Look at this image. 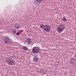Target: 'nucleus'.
<instances>
[{
  "instance_id": "1",
  "label": "nucleus",
  "mask_w": 76,
  "mask_h": 76,
  "mask_svg": "<svg viewBox=\"0 0 76 76\" xmlns=\"http://www.w3.org/2000/svg\"><path fill=\"white\" fill-rule=\"evenodd\" d=\"M12 58H13V56H10L8 57V58L7 59V62L9 64H10V65H14L15 64V61L14 59H12Z\"/></svg>"
},
{
  "instance_id": "2",
  "label": "nucleus",
  "mask_w": 76,
  "mask_h": 76,
  "mask_svg": "<svg viewBox=\"0 0 76 76\" xmlns=\"http://www.w3.org/2000/svg\"><path fill=\"white\" fill-rule=\"evenodd\" d=\"M64 28L65 27L64 24L63 23H60L57 26V30L58 33H61L62 31H64Z\"/></svg>"
},
{
  "instance_id": "3",
  "label": "nucleus",
  "mask_w": 76,
  "mask_h": 76,
  "mask_svg": "<svg viewBox=\"0 0 76 76\" xmlns=\"http://www.w3.org/2000/svg\"><path fill=\"white\" fill-rule=\"evenodd\" d=\"M4 41L5 44H11L10 39L7 36H5L4 38Z\"/></svg>"
},
{
  "instance_id": "4",
  "label": "nucleus",
  "mask_w": 76,
  "mask_h": 76,
  "mask_svg": "<svg viewBox=\"0 0 76 76\" xmlns=\"http://www.w3.org/2000/svg\"><path fill=\"white\" fill-rule=\"evenodd\" d=\"M32 51L34 54H38L39 52V49L37 47H34L33 48Z\"/></svg>"
},
{
  "instance_id": "5",
  "label": "nucleus",
  "mask_w": 76,
  "mask_h": 76,
  "mask_svg": "<svg viewBox=\"0 0 76 76\" xmlns=\"http://www.w3.org/2000/svg\"><path fill=\"white\" fill-rule=\"evenodd\" d=\"M45 28L44 29V31L46 32H48L50 30V28L49 25H46L44 26Z\"/></svg>"
},
{
  "instance_id": "6",
  "label": "nucleus",
  "mask_w": 76,
  "mask_h": 76,
  "mask_svg": "<svg viewBox=\"0 0 76 76\" xmlns=\"http://www.w3.org/2000/svg\"><path fill=\"white\" fill-rule=\"evenodd\" d=\"M33 60L34 62L37 63L38 62V60H39V58H38V56L36 55H34V57L33 59Z\"/></svg>"
},
{
  "instance_id": "7",
  "label": "nucleus",
  "mask_w": 76,
  "mask_h": 76,
  "mask_svg": "<svg viewBox=\"0 0 76 76\" xmlns=\"http://www.w3.org/2000/svg\"><path fill=\"white\" fill-rule=\"evenodd\" d=\"M14 26L15 29H19V28H20V24L18 23H15Z\"/></svg>"
},
{
  "instance_id": "8",
  "label": "nucleus",
  "mask_w": 76,
  "mask_h": 76,
  "mask_svg": "<svg viewBox=\"0 0 76 76\" xmlns=\"http://www.w3.org/2000/svg\"><path fill=\"white\" fill-rule=\"evenodd\" d=\"M76 61V58L74 59L73 58H72L71 59V62L73 63H75V62Z\"/></svg>"
},
{
  "instance_id": "9",
  "label": "nucleus",
  "mask_w": 76,
  "mask_h": 76,
  "mask_svg": "<svg viewBox=\"0 0 76 76\" xmlns=\"http://www.w3.org/2000/svg\"><path fill=\"white\" fill-rule=\"evenodd\" d=\"M31 40L30 39H27L26 40V42L27 43V44H30L31 43Z\"/></svg>"
},
{
  "instance_id": "10",
  "label": "nucleus",
  "mask_w": 76,
  "mask_h": 76,
  "mask_svg": "<svg viewBox=\"0 0 76 76\" xmlns=\"http://www.w3.org/2000/svg\"><path fill=\"white\" fill-rule=\"evenodd\" d=\"M23 50H24V51H27L28 50V48L27 46H25L23 47Z\"/></svg>"
},
{
  "instance_id": "11",
  "label": "nucleus",
  "mask_w": 76,
  "mask_h": 76,
  "mask_svg": "<svg viewBox=\"0 0 76 76\" xmlns=\"http://www.w3.org/2000/svg\"><path fill=\"white\" fill-rule=\"evenodd\" d=\"M36 1L37 3H41L42 2V0H36Z\"/></svg>"
},
{
  "instance_id": "12",
  "label": "nucleus",
  "mask_w": 76,
  "mask_h": 76,
  "mask_svg": "<svg viewBox=\"0 0 76 76\" xmlns=\"http://www.w3.org/2000/svg\"><path fill=\"white\" fill-rule=\"evenodd\" d=\"M66 20L67 19L65 18V16H64L62 19V21H63V22H66Z\"/></svg>"
},
{
  "instance_id": "13",
  "label": "nucleus",
  "mask_w": 76,
  "mask_h": 76,
  "mask_svg": "<svg viewBox=\"0 0 76 76\" xmlns=\"http://www.w3.org/2000/svg\"><path fill=\"white\" fill-rule=\"evenodd\" d=\"M44 25H43V24H42L41 26H40V28L42 29H43L44 28H45L44 27Z\"/></svg>"
},
{
  "instance_id": "14",
  "label": "nucleus",
  "mask_w": 76,
  "mask_h": 76,
  "mask_svg": "<svg viewBox=\"0 0 76 76\" xmlns=\"http://www.w3.org/2000/svg\"><path fill=\"white\" fill-rule=\"evenodd\" d=\"M12 31L13 33H16V30L15 29H14L13 30H12Z\"/></svg>"
},
{
  "instance_id": "15",
  "label": "nucleus",
  "mask_w": 76,
  "mask_h": 76,
  "mask_svg": "<svg viewBox=\"0 0 76 76\" xmlns=\"http://www.w3.org/2000/svg\"><path fill=\"white\" fill-rule=\"evenodd\" d=\"M16 35H20V32H18L16 34Z\"/></svg>"
},
{
  "instance_id": "16",
  "label": "nucleus",
  "mask_w": 76,
  "mask_h": 76,
  "mask_svg": "<svg viewBox=\"0 0 76 76\" xmlns=\"http://www.w3.org/2000/svg\"><path fill=\"white\" fill-rule=\"evenodd\" d=\"M42 73H43V74H44V71H42Z\"/></svg>"
},
{
  "instance_id": "17",
  "label": "nucleus",
  "mask_w": 76,
  "mask_h": 76,
  "mask_svg": "<svg viewBox=\"0 0 76 76\" xmlns=\"http://www.w3.org/2000/svg\"><path fill=\"white\" fill-rule=\"evenodd\" d=\"M13 56H14V57H15V55H14Z\"/></svg>"
}]
</instances>
